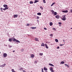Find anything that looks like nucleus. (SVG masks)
<instances>
[{
    "mask_svg": "<svg viewBox=\"0 0 72 72\" xmlns=\"http://www.w3.org/2000/svg\"><path fill=\"white\" fill-rule=\"evenodd\" d=\"M12 40H13V41L14 42L16 41V42H19V43L20 42V41H19L18 40H17L15 39L14 37L12 38L11 39L10 38L9 39L8 41H10V42H12Z\"/></svg>",
    "mask_w": 72,
    "mask_h": 72,
    "instance_id": "f257e3e1",
    "label": "nucleus"
},
{
    "mask_svg": "<svg viewBox=\"0 0 72 72\" xmlns=\"http://www.w3.org/2000/svg\"><path fill=\"white\" fill-rule=\"evenodd\" d=\"M62 19L63 21H66V15H64L62 16Z\"/></svg>",
    "mask_w": 72,
    "mask_h": 72,
    "instance_id": "f03ea898",
    "label": "nucleus"
},
{
    "mask_svg": "<svg viewBox=\"0 0 72 72\" xmlns=\"http://www.w3.org/2000/svg\"><path fill=\"white\" fill-rule=\"evenodd\" d=\"M3 57L5 58V57H7V54L6 53H4L3 55Z\"/></svg>",
    "mask_w": 72,
    "mask_h": 72,
    "instance_id": "7ed1b4c3",
    "label": "nucleus"
},
{
    "mask_svg": "<svg viewBox=\"0 0 72 72\" xmlns=\"http://www.w3.org/2000/svg\"><path fill=\"white\" fill-rule=\"evenodd\" d=\"M50 70L51 72H54V71L53 70V69L52 68H51L50 69Z\"/></svg>",
    "mask_w": 72,
    "mask_h": 72,
    "instance_id": "20e7f679",
    "label": "nucleus"
},
{
    "mask_svg": "<svg viewBox=\"0 0 72 72\" xmlns=\"http://www.w3.org/2000/svg\"><path fill=\"white\" fill-rule=\"evenodd\" d=\"M35 40L36 41H39V39L37 38H35Z\"/></svg>",
    "mask_w": 72,
    "mask_h": 72,
    "instance_id": "39448f33",
    "label": "nucleus"
},
{
    "mask_svg": "<svg viewBox=\"0 0 72 72\" xmlns=\"http://www.w3.org/2000/svg\"><path fill=\"white\" fill-rule=\"evenodd\" d=\"M55 17V18H56L57 19H59L60 18L59 16V15H56Z\"/></svg>",
    "mask_w": 72,
    "mask_h": 72,
    "instance_id": "423d86ee",
    "label": "nucleus"
},
{
    "mask_svg": "<svg viewBox=\"0 0 72 72\" xmlns=\"http://www.w3.org/2000/svg\"><path fill=\"white\" fill-rule=\"evenodd\" d=\"M63 13H68V10H66L64 11H62Z\"/></svg>",
    "mask_w": 72,
    "mask_h": 72,
    "instance_id": "0eeeda50",
    "label": "nucleus"
},
{
    "mask_svg": "<svg viewBox=\"0 0 72 72\" xmlns=\"http://www.w3.org/2000/svg\"><path fill=\"white\" fill-rule=\"evenodd\" d=\"M45 44H44V43L43 42L42 43V44H41V46H45Z\"/></svg>",
    "mask_w": 72,
    "mask_h": 72,
    "instance_id": "6e6552de",
    "label": "nucleus"
},
{
    "mask_svg": "<svg viewBox=\"0 0 72 72\" xmlns=\"http://www.w3.org/2000/svg\"><path fill=\"white\" fill-rule=\"evenodd\" d=\"M18 15H14V18H17Z\"/></svg>",
    "mask_w": 72,
    "mask_h": 72,
    "instance_id": "1a4fd4ad",
    "label": "nucleus"
},
{
    "mask_svg": "<svg viewBox=\"0 0 72 72\" xmlns=\"http://www.w3.org/2000/svg\"><path fill=\"white\" fill-rule=\"evenodd\" d=\"M6 65V64H4L3 65H1L0 66V67H4V66H5Z\"/></svg>",
    "mask_w": 72,
    "mask_h": 72,
    "instance_id": "9d476101",
    "label": "nucleus"
},
{
    "mask_svg": "<svg viewBox=\"0 0 72 72\" xmlns=\"http://www.w3.org/2000/svg\"><path fill=\"white\" fill-rule=\"evenodd\" d=\"M45 46H46V49H49V47H48V45H47V44H45Z\"/></svg>",
    "mask_w": 72,
    "mask_h": 72,
    "instance_id": "9b49d317",
    "label": "nucleus"
},
{
    "mask_svg": "<svg viewBox=\"0 0 72 72\" xmlns=\"http://www.w3.org/2000/svg\"><path fill=\"white\" fill-rule=\"evenodd\" d=\"M49 65H50V66H52V67H54V65H53V64H50L49 63Z\"/></svg>",
    "mask_w": 72,
    "mask_h": 72,
    "instance_id": "f8f14e48",
    "label": "nucleus"
},
{
    "mask_svg": "<svg viewBox=\"0 0 72 72\" xmlns=\"http://www.w3.org/2000/svg\"><path fill=\"white\" fill-rule=\"evenodd\" d=\"M39 1L35 0L34 2V3L35 4V3H37V2H39Z\"/></svg>",
    "mask_w": 72,
    "mask_h": 72,
    "instance_id": "ddd939ff",
    "label": "nucleus"
},
{
    "mask_svg": "<svg viewBox=\"0 0 72 72\" xmlns=\"http://www.w3.org/2000/svg\"><path fill=\"white\" fill-rule=\"evenodd\" d=\"M51 12L53 14H54V13H55V12H54V11L53 10H51Z\"/></svg>",
    "mask_w": 72,
    "mask_h": 72,
    "instance_id": "4468645a",
    "label": "nucleus"
},
{
    "mask_svg": "<svg viewBox=\"0 0 72 72\" xmlns=\"http://www.w3.org/2000/svg\"><path fill=\"white\" fill-rule=\"evenodd\" d=\"M37 15H41V13H37Z\"/></svg>",
    "mask_w": 72,
    "mask_h": 72,
    "instance_id": "2eb2a0df",
    "label": "nucleus"
},
{
    "mask_svg": "<svg viewBox=\"0 0 72 72\" xmlns=\"http://www.w3.org/2000/svg\"><path fill=\"white\" fill-rule=\"evenodd\" d=\"M65 65L66 66H67L68 67V68H69V66L67 64H65Z\"/></svg>",
    "mask_w": 72,
    "mask_h": 72,
    "instance_id": "dca6fc26",
    "label": "nucleus"
},
{
    "mask_svg": "<svg viewBox=\"0 0 72 72\" xmlns=\"http://www.w3.org/2000/svg\"><path fill=\"white\" fill-rule=\"evenodd\" d=\"M3 6L4 8H7V5L4 4V5H3Z\"/></svg>",
    "mask_w": 72,
    "mask_h": 72,
    "instance_id": "f3484780",
    "label": "nucleus"
},
{
    "mask_svg": "<svg viewBox=\"0 0 72 72\" xmlns=\"http://www.w3.org/2000/svg\"><path fill=\"white\" fill-rule=\"evenodd\" d=\"M31 28L32 29H34L36 28V27H32Z\"/></svg>",
    "mask_w": 72,
    "mask_h": 72,
    "instance_id": "a211bd4d",
    "label": "nucleus"
},
{
    "mask_svg": "<svg viewBox=\"0 0 72 72\" xmlns=\"http://www.w3.org/2000/svg\"><path fill=\"white\" fill-rule=\"evenodd\" d=\"M34 57H35V55L33 54H32L31 55V57H32V58H33Z\"/></svg>",
    "mask_w": 72,
    "mask_h": 72,
    "instance_id": "6ab92c4d",
    "label": "nucleus"
},
{
    "mask_svg": "<svg viewBox=\"0 0 72 72\" xmlns=\"http://www.w3.org/2000/svg\"><path fill=\"white\" fill-rule=\"evenodd\" d=\"M44 71H47L48 70V69L46 68L45 67L44 68Z\"/></svg>",
    "mask_w": 72,
    "mask_h": 72,
    "instance_id": "aec40b11",
    "label": "nucleus"
},
{
    "mask_svg": "<svg viewBox=\"0 0 72 72\" xmlns=\"http://www.w3.org/2000/svg\"><path fill=\"white\" fill-rule=\"evenodd\" d=\"M60 64H64V62L63 61L61 62L60 63Z\"/></svg>",
    "mask_w": 72,
    "mask_h": 72,
    "instance_id": "412c9836",
    "label": "nucleus"
},
{
    "mask_svg": "<svg viewBox=\"0 0 72 72\" xmlns=\"http://www.w3.org/2000/svg\"><path fill=\"white\" fill-rule=\"evenodd\" d=\"M55 4V3H52V4H51V6H53V5Z\"/></svg>",
    "mask_w": 72,
    "mask_h": 72,
    "instance_id": "4be33fe9",
    "label": "nucleus"
},
{
    "mask_svg": "<svg viewBox=\"0 0 72 72\" xmlns=\"http://www.w3.org/2000/svg\"><path fill=\"white\" fill-rule=\"evenodd\" d=\"M23 69L22 68H21L19 69V70H20V71H22V70H23Z\"/></svg>",
    "mask_w": 72,
    "mask_h": 72,
    "instance_id": "5701e85b",
    "label": "nucleus"
},
{
    "mask_svg": "<svg viewBox=\"0 0 72 72\" xmlns=\"http://www.w3.org/2000/svg\"><path fill=\"white\" fill-rule=\"evenodd\" d=\"M55 41L56 42H58V40L57 39H55Z\"/></svg>",
    "mask_w": 72,
    "mask_h": 72,
    "instance_id": "b1692460",
    "label": "nucleus"
},
{
    "mask_svg": "<svg viewBox=\"0 0 72 72\" xmlns=\"http://www.w3.org/2000/svg\"><path fill=\"white\" fill-rule=\"evenodd\" d=\"M36 17H37V18L36 19H39L40 18V17L38 16H36Z\"/></svg>",
    "mask_w": 72,
    "mask_h": 72,
    "instance_id": "393cba45",
    "label": "nucleus"
},
{
    "mask_svg": "<svg viewBox=\"0 0 72 72\" xmlns=\"http://www.w3.org/2000/svg\"><path fill=\"white\" fill-rule=\"evenodd\" d=\"M33 1H30V4H33Z\"/></svg>",
    "mask_w": 72,
    "mask_h": 72,
    "instance_id": "a878e982",
    "label": "nucleus"
},
{
    "mask_svg": "<svg viewBox=\"0 0 72 72\" xmlns=\"http://www.w3.org/2000/svg\"><path fill=\"white\" fill-rule=\"evenodd\" d=\"M12 72H16L15 71H14V70L13 69H12Z\"/></svg>",
    "mask_w": 72,
    "mask_h": 72,
    "instance_id": "bb28decb",
    "label": "nucleus"
},
{
    "mask_svg": "<svg viewBox=\"0 0 72 72\" xmlns=\"http://www.w3.org/2000/svg\"><path fill=\"white\" fill-rule=\"evenodd\" d=\"M0 10L1 11V12H3V8L1 7V8Z\"/></svg>",
    "mask_w": 72,
    "mask_h": 72,
    "instance_id": "cd10ccee",
    "label": "nucleus"
},
{
    "mask_svg": "<svg viewBox=\"0 0 72 72\" xmlns=\"http://www.w3.org/2000/svg\"><path fill=\"white\" fill-rule=\"evenodd\" d=\"M57 12H55L54 13V15H57Z\"/></svg>",
    "mask_w": 72,
    "mask_h": 72,
    "instance_id": "c85d7f7f",
    "label": "nucleus"
},
{
    "mask_svg": "<svg viewBox=\"0 0 72 72\" xmlns=\"http://www.w3.org/2000/svg\"><path fill=\"white\" fill-rule=\"evenodd\" d=\"M50 26H52L53 25V23L52 22H50Z\"/></svg>",
    "mask_w": 72,
    "mask_h": 72,
    "instance_id": "c756f323",
    "label": "nucleus"
},
{
    "mask_svg": "<svg viewBox=\"0 0 72 72\" xmlns=\"http://www.w3.org/2000/svg\"><path fill=\"white\" fill-rule=\"evenodd\" d=\"M50 36H53V34H51L50 35Z\"/></svg>",
    "mask_w": 72,
    "mask_h": 72,
    "instance_id": "7c9ffc66",
    "label": "nucleus"
},
{
    "mask_svg": "<svg viewBox=\"0 0 72 72\" xmlns=\"http://www.w3.org/2000/svg\"><path fill=\"white\" fill-rule=\"evenodd\" d=\"M43 2L44 3H46V2H45V0H43Z\"/></svg>",
    "mask_w": 72,
    "mask_h": 72,
    "instance_id": "2f4dec72",
    "label": "nucleus"
},
{
    "mask_svg": "<svg viewBox=\"0 0 72 72\" xmlns=\"http://www.w3.org/2000/svg\"><path fill=\"white\" fill-rule=\"evenodd\" d=\"M43 54L42 53H39V55H42Z\"/></svg>",
    "mask_w": 72,
    "mask_h": 72,
    "instance_id": "473e14b6",
    "label": "nucleus"
},
{
    "mask_svg": "<svg viewBox=\"0 0 72 72\" xmlns=\"http://www.w3.org/2000/svg\"><path fill=\"white\" fill-rule=\"evenodd\" d=\"M21 51H22V52H23V51L24 50V49H23V48H22L21 50Z\"/></svg>",
    "mask_w": 72,
    "mask_h": 72,
    "instance_id": "72a5a7b5",
    "label": "nucleus"
},
{
    "mask_svg": "<svg viewBox=\"0 0 72 72\" xmlns=\"http://www.w3.org/2000/svg\"><path fill=\"white\" fill-rule=\"evenodd\" d=\"M26 26H30V24H27Z\"/></svg>",
    "mask_w": 72,
    "mask_h": 72,
    "instance_id": "f704fd0d",
    "label": "nucleus"
},
{
    "mask_svg": "<svg viewBox=\"0 0 72 72\" xmlns=\"http://www.w3.org/2000/svg\"><path fill=\"white\" fill-rule=\"evenodd\" d=\"M42 72H44L43 70V68L42 69Z\"/></svg>",
    "mask_w": 72,
    "mask_h": 72,
    "instance_id": "c9c22d12",
    "label": "nucleus"
},
{
    "mask_svg": "<svg viewBox=\"0 0 72 72\" xmlns=\"http://www.w3.org/2000/svg\"><path fill=\"white\" fill-rule=\"evenodd\" d=\"M58 24H62V22H58Z\"/></svg>",
    "mask_w": 72,
    "mask_h": 72,
    "instance_id": "e433bc0d",
    "label": "nucleus"
},
{
    "mask_svg": "<svg viewBox=\"0 0 72 72\" xmlns=\"http://www.w3.org/2000/svg\"><path fill=\"white\" fill-rule=\"evenodd\" d=\"M8 7H6V8H5V9H6V10H7V9H8Z\"/></svg>",
    "mask_w": 72,
    "mask_h": 72,
    "instance_id": "4c0bfd02",
    "label": "nucleus"
},
{
    "mask_svg": "<svg viewBox=\"0 0 72 72\" xmlns=\"http://www.w3.org/2000/svg\"><path fill=\"white\" fill-rule=\"evenodd\" d=\"M44 29L45 30H47V29L46 28H44Z\"/></svg>",
    "mask_w": 72,
    "mask_h": 72,
    "instance_id": "58836bf2",
    "label": "nucleus"
},
{
    "mask_svg": "<svg viewBox=\"0 0 72 72\" xmlns=\"http://www.w3.org/2000/svg\"><path fill=\"white\" fill-rule=\"evenodd\" d=\"M40 8H41V9H43V8H42V6H40Z\"/></svg>",
    "mask_w": 72,
    "mask_h": 72,
    "instance_id": "ea45409f",
    "label": "nucleus"
},
{
    "mask_svg": "<svg viewBox=\"0 0 72 72\" xmlns=\"http://www.w3.org/2000/svg\"><path fill=\"white\" fill-rule=\"evenodd\" d=\"M37 61H35V63H37Z\"/></svg>",
    "mask_w": 72,
    "mask_h": 72,
    "instance_id": "a19ab883",
    "label": "nucleus"
},
{
    "mask_svg": "<svg viewBox=\"0 0 72 72\" xmlns=\"http://www.w3.org/2000/svg\"><path fill=\"white\" fill-rule=\"evenodd\" d=\"M9 46L10 48H11V47H12V46H11L9 45Z\"/></svg>",
    "mask_w": 72,
    "mask_h": 72,
    "instance_id": "79ce46f5",
    "label": "nucleus"
},
{
    "mask_svg": "<svg viewBox=\"0 0 72 72\" xmlns=\"http://www.w3.org/2000/svg\"><path fill=\"white\" fill-rule=\"evenodd\" d=\"M53 30H56V29L55 28H53Z\"/></svg>",
    "mask_w": 72,
    "mask_h": 72,
    "instance_id": "37998d69",
    "label": "nucleus"
},
{
    "mask_svg": "<svg viewBox=\"0 0 72 72\" xmlns=\"http://www.w3.org/2000/svg\"><path fill=\"white\" fill-rule=\"evenodd\" d=\"M3 10H6L5 8L3 9Z\"/></svg>",
    "mask_w": 72,
    "mask_h": 72,
    "instance_id": "c03bdc74",
    "label": "nucleus"
},
{
    "mask_svg": "<svg viewBox=\"0 0 72 72\" xmlns=\"http://www.w3.org/2000/svg\"><path fill=\"white\" fill-rule=\"evenodd\" d=\"M57 49H59V47H58L57 48Z\"/></svg>",
    "mask_w": 72,
    "mask_h": 72,
    "instance_id": "a18cd8bd",
    "label": "nucleus"
},
{
    "mask_svg": "<svg viewBox=\"0 0 72 72\" xmlns=\"http://www.w3.org/2000/svg\"><path fill=\"white\" fill-rule=\"evenodd\" d=\"M23 72H26V71L25 70H23Z\"/></svg>",
    "mask_w": 72,
    "mask_h": 72,
    "instance_id": "49530a36",
    "label": "nucleus"
},
{
    "mask_svg": "<svg viewBox=\"0 0 72 72\" xmlns=\"http://www.w3.org/2000/svg\"><path fill=\"white\" fill-rule=\"evenodd\" d=\"M13 53L15 52V50L13 51Z\"/></svg>",
    "mask_w": 72,
    "mask_h": 72,
    "instance_id": "de8ad7c7",
    "label": "nucleus"
},
{
    "mask_svg": "<svg viewBox=\"0 0 72 72\" xmlns=\"http://www.w3.org/2000/svg\"><path fill=\"white\" fill-rule=\"evenodd\" d=\"M62 45H63V44H60V46H62Z\"/></svg>",
    "mask_w": 72,
    "mask_h": 72,
    "instance_id": "09e8293b",
    "label": "nucleus"
},
{
    "mask_svg": "<svg viewBox=\"0 0 72 72\" xmlns=\"http://www.w3.org/2000/svg\"><path fill=\"white\" fill-rule=\"evenodd\" d=\"M59 26H61V25H59Z\"/></svg>",
    "mask_w": 72,
    "mask_h": 72,
    "instance_id": "8fccbe9b",
    "label": "nucleus"
},
{
    "mask_svg": "<svg viewBox=\"0 0 72 72\" xmlns=\"http://www.w3.org/2000/svg\"><path fill=\"white\" fill-rule=\"evenodd\" d=\"M21 12V13H23V12Z\"/></svg>",
    "mask_w": 72,
    "mask_h": 72,
    "instance_id": "3c124183",
    "label": "nucleus"
},
{
    "mask_svg": "<svg viewBox=\"0 0 72 72\" xmlns=\"http://www.w3.org/2000/svg\"><path fill=\"white\" fill-rule=\"evenodd\" d=\"M0 53H1V52H0Z\"/></svg>",
    "mask_w": 72,
    "mask_h": 72,
    "instance_id": "603ef678",
    "label": "nucleus"
},
{
    "mask_svg": "<svg viewBox=\"0 0 72 72\" xmlns=\"http://www.w3.org/2000/svg\"><path fill=\"white\" fill-rule=\"evenodd\" d=\"M31 72H33L32 71H31Z\"/></svg>",
    "mask_w": 72,
    "mask_h": 72,
    "instance_id": "864d4df0",
    "label": "nucleus"
}]
</instances>
